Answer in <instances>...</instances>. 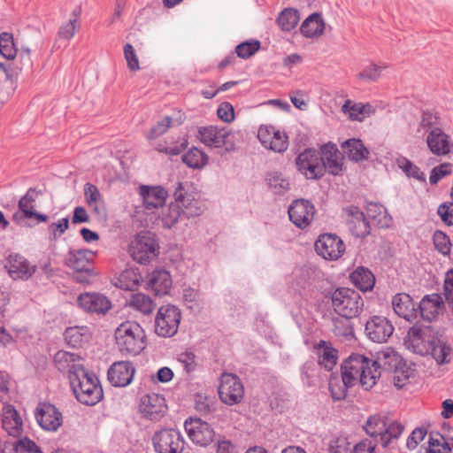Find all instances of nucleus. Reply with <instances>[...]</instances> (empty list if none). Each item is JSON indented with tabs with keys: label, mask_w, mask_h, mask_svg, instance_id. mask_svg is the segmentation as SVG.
Segmentation results:
<instances>
[{
	"label": "nucleus",
	"mask_w": 453,
	"mask_h": 453,
	"mask_svg": "<svg viewBox=\"0 0 453 453\" xmlns=\"http://www.w3.org/2000/svg\"><path fill=\"white\" fill-rule=\"evenodd\" d=\"M397 165L400 169L408 176L412 177L418 180L426 181V175L425 173L420 170L419 167H418L416 165H414L411 161L407 159L406 157H401L397 160Z\"/></svg>",
	"instance_id": "53"
},
{
	"label": "nucleus",
	"mask_w": 453,
	"mask_h": 453,
	"mask_svg": "<svg viewBox=\"0 0 453 453\" xmlns=\"http://www.w3.org/2000/svg\"><path fill=\"white\" fill-rule=\"evenodd\" d=\"M404 344L409 349L420 356H432L439 365L450 363L453 357V349L450 344L438 331L431 327L411 328L404 338Z\"/></svg>",
	"instance_id": "1"
},
{
	"label": "nucleus",
	"mask_w": 453,
	"mask_h": 453,
	"mask_svg": "<svg viewBox=\"0 0 453 453\" xmlns=\"http://www.w3.org/2000/svg\"><path fill=\"white\" fill-rule=\"evenodd\" d=\"M299 22L298 12L292 8L283 10L278 19L277 23L281 30L289 32L294 29Z\"/></svg>",
	"instance_id": "47"
},
{
	"label": "nucleus",
	"mask_w": 453,
	"mask_h": 453,
	"mask_svg": "<svg viewBox=\"0 0 453 453\" xmlns=\"http://www.w3.org/2000/svg\"><path fill=\"white\" fill-rule=\"evenodd\" d=\"M315 250L325 259L337 260L345 252V244L338 235L324 234L316 241Z\"/></svg>",
	"instance_id": "12"
},
{
	"label": "nucleus",
	"mask_w": 453,
	"mask_h": 453,
	"mask_svg": "<svg viewBox=\"0 0 453 453\" xmlns=\"http://www.w3.org/2000/svg\"><path fill=\"white\" fill-rule=\"evenodd\" d=\"M84 196L89 209L96 214L100 215L104 211V199L98 188L91 183L84 185Z\"/></svg>",
	"instance_id": "36"
},
{
	"label": "nucleus",
	"mask_w": 453,
	"mask_h": 453,
	"mask_svg": "<svg viewBox=\"0 0 453 453\" xmlns=\"http://www.w3.org/2000/svg\"><path fill=\"white\" fill-rule=\"evenodd\" d=\"M349 319H336L334 321L333 331L336 336L348 339L354 335V330H353V327H352L350 322L349 321Z\"/></svg>",
	"instance_id": "56"
},
{
	"label": "nucleus",
	"mask_w": 453,
	"mask_h": 453,
	"mask_svg": "<svg viewBox=\"0 0 453 453\" xmlns=\"http://www.w3.org/2000/svg\"><path fill=\"white\" fill-rule=\"evenodd\" d=\"M244 395V387L238 376L233 373H223L219 387L220 400L228 404L234 405L240 403Z\"/></svg>",
	"instance_id": "11"
},
{
	"label": "nucleus",
	"mask_w": 453,
	"mask_h": 453,
	"mask_svg": "<svg viewBox=\"0 0 453 453\" xmlns=\"http://www.w3.org/2000/svg\"><path fill=\"white\" fill-rule=\"evenodd\" d=\"M392 306L395 314L407 321L413 322L418 318V310L406 293L396 294L392 299Z\"/></svg>",
	"instance_id": "24"
},
{
	"label": "nucleus",
	"mask_w": 453,
	"mask_h": 453,
	"mask_svg": "<svg viewBox=\"0 0 453 453\" xmlns=\"http://www.w3.org/2000/svg\"><path fill=\"white\" fill-rule=\"evenodd\" d=\"M172 278L166 270H155L147 275V288L156 296L166 295L172 287Z\"/></svg>",
	"instance_id": "25"
},
{
	"label": "nucleus",
	"mask_w": 453,
	"mask_h": 453,
	"mask_svg": "<svg viewBox=\"0 0 453 453\" xmlns=\"http://www.w3.org/2000/svg\"><path fill=\"white\" fill-rule=\"evenodd\" d=\"M437 213L447 226L453 225V202L441 204L438 207Z\"/></svg>",
	"instance_id": "63"
},
{
	"label": "nucleus",
	"mask_w": 453,
	"mask_h": 453,
	"mask_svg": "<svg viewBox=\"0 0 453 453\" xmlns=\"http://www.w3.org/2000/svg\"><path fill=\"white\" fill-rule=\"evenodd\" d=\"M392 323L383 316L374 315L365 322V334L369 340L377 343L386 342L394 333Z\"/></svg>",
	"instance_id": "13"
},
{
	"label": "nucleus",
	"mask_w": 453,
	"mask_h": 453,
	"mask_svg": "<svg viewBox=\"0 0 453 453\" xmlns=\"http://www.w3.org/2000/svg\"><path fill=\"white\" fill-rule=\"evenodd\" d=\"M341 376L350 387L357 382L369 390L377 383L380 377V365L360 354H352L341 366Z\"/></svg>",
	"instance_id": "2"
},
{
	"label": "nucleus",
	"mask_w": 453,
	"mask_h": 453,
	"mask_svg": "<svg viewBox=\"0 0 453 453\" xmlns=\"http://www.w3.org/2000/svg\"><path fill=\"white\" fill-rule=\"evenodd\" d=\"M65 340L73 348L81 347L90 339V332L87 326H71L65 331Z\"/></svg>",
	"instance_id": "35"
},
{
	"label": "nucleus",
	"mask_w": 453,
	"mask_h": 453,
	"mask_svg": "<svg viewBox=\"0 0 453 453\" xmlns=\"http://www.w3.org/2000/svg\"><path fill=\"white\" fill-rule=\"evenodd\" d=\"M261 47L258 40L251 39L238 44L235 48L237 57L247 59L257 53Z\"/></svg>",
	"instance_id": "55"
},
{
	"label": "nucleus",
	"mask_w": 453,
	"mask_h": 453,
	"mask_svg": "<svg viewBox=\"0 0 453 453\" xmlns=\"http://www.w3.org/2000/svg\"><path fill=\"white\" fill-rule=\"evenodd\" d=\"M174 202L163 210L161 219L165 227L170 228L182 218H190L199 215L197 202L191 195L185 192L181 182L178 183L174 194Z\"/></svg>",
	"instance_id": "4"
},
{
	"label": "nucleus",
	"mask_w": 453,
	"mask_h": 453,
	"mask_svg": "<svg viewBox=\"0 0 453 453\" xmlns=\"http://www.w3.org/2000/svg\"><path fill=\"white\" fill-rule=\"evenodd\" d=\"M366 213L369 219L373 220L380 227H388L392 223V218L388 214L386 208L378 203H368Z\"/></svg>",
	"instance_id": "37"
},
{
	"label": "nucleus",
	"mask_w": 453,
	"mask_h": 453,
	"mask_svg": "<svg viewBox=\"0 0 453 453\" xmlns=\"http://www.w3.org/2000/svg\"><path fill=\"white\" fill-rule=\"evenodd\" d=\"M451 449L449 444L444 441V439L440 434L434 438L430 436L429 438V452L430 453H449Z\"/></svg>",
	"instance_id": "62"
},
{
	"label": "nucleus",
	"mask_w": 453,
	"mask_h": 453,
	"mask_svg": "<svg viewBox=\"0 0 453 453\" xmlns=\"http://www.w3.org/2000/svg\"><path fill=\"white\" fill-rule=\"evenodd\" d=\"M38 196V192L35 188H30L27 193L19 201V209L27 219L33 218L34 214V203Z\"/></svg>",
	"instance_id": "50"
},
{
	"label": "nucleus",
	"mask_w": 453,
	"mask_h": 453,
	"mask_svg": "<svg viewBox=\"0 0 453 453\" xmlns=\"http://www.w3.org/2000/svg\"><path fill=\"white\" fill-rule=\"evenodd\" d=\"M35 416L39 426L46 431H57L63 422L61 412L51 403H39Z\"/></svg>",
	"instance_id": "16"
},
{
	"label": "nucleus",
	"mask_w": 453,
	"mask_h": 453,
	"mask_svg": "<svg viewBox=\"0 0 453 453\" xmlns=\"http://www.w3.org/2000/svg\"><path fill=\"white\" fill-rule=\"evenodd\" d=\"M349 445L347 439L344 437H338L332 439L329 442V453H348Z\"/></svg>",
	"instance_id": "64"
},
{
	"label": "nucleus",
	"mask_w": 453,
	"mask_h": 453,
	"mask_svg": "<svg viewBox=\"0 0 453 453\" xmlns=\"http://www.w3.org/2000/svg\"><path fill=\"white\" fill-rule=\"evenodd\" d=\"M80 361L79 356L64 350L58 351L54 357V362L58 370L61 372H67L69 379L73 372L77 373V370L84 369Z\"/></svg>",
	"instance_id": "31"
},
{
	"label": "nucleus",
	"mask_w": 453,
	"mask_h": 453,
	"mask_svg": "<svg viewBox=\"0 0 453 453\" xmlns=\"http://www.w3.org/2000/svg\"><path fill=\"white\" fill-rule=\"evenodd\" d=\"M351 388L347 381L337 374H332L329 379V390L334 400H342L346 397L348 388Z\"/></svg>",
	"instance_id": "46"
},
{
	"label": "nucleus",
	"mask_w": 453,
	"mask_h": 453,
	"mask_svg": "<svg viewBox=\"0 0 453 453\" xmlns=\"http://www.w3.org/2000/svg\"><path fill=\"white\" fill-rule=\"evenodd\" d=\"M442 308V299L441 296L437 294L424 296L417 307L418 310V317L429 322L439 315Z\"/></svg>",
	"instance_id": "28"
},
{
	"label": "nucleus",
	"mask_w": 453,
	"mask_h": 453,
	"mask_svg": "<svg viewBox=\"0 0 453 453\" xmlns=\"http://www.w3.org/2000/svg\"><path fill=\"white\" fill-rule=\"evenodd\" d=\"M140 195L142 197L144 207L147 210L162 207L168 196L167 191L159 186H142L140 188Z\"/></svg>",
	"instance_id": "29"
},
{
	"label": "nucleus",
	"mask_w": 453,
	"mask_h": 453,
	"mask_svg": "<svg viewBox=\"0 0 453 453\" xmlns=\"http://www.w3.org/2000/svg\"><path fill=\"white\" fill-rule=\"evenodd\" d=\"M77 303L88 312L97 314H105L111 307L110 300L105 296L97 293L81 294Z\"/></svg>",
	"instance_id": "21"
},
{
	"label": "nucleus",
	"mask_w": 453,
	"mask_h": 453,
	"mask_svg": "<svg viewBox=\"0 0 453 453\" xmlns=\"http://www.w3.org/2000/svg\"><path fill=\"white\" fill-rule=\"evenodd\" d=\"M351 282L362 291L371 290L375 283V278L372 272L364 267L357 268L350 274Z\"/></svg>",
	"instance_id": "40"
},
{
	"label": "nucleus",
	"mask_w": 453,
	"mask_h": 453,
	"mask_svg": "<svg viewBox=\"0 0 453 453\" xmlns=\"http://www.w3.org/2000/svg\"><path fill=\"white\" fill-rule=\"evenodd\" d=\"M346 223L351 234L358 238H364L370 234L371 226L363 211L356 206L346 209Z\"/></svg>",
	"instance_id": "20"
},
{
	"label": "nucleus",
	"mask_w": 453,
	"mask_h": 453,
	"mask_svg": "<svg viewBox=\"0 0 453 453\" xmlns=\"http://www.w3.org/2000/svg\"><path fill=\"white\" fill-rule=\"evenodd\" d=\"M320 157L327 170L333 175L339 174L342 170V157L335 144L327 143L320 148Z\"/></svg>",
	"instance_id": "26"
},
{
	"label": "nucleus",
	"mask_w": 453,
	"mask_h": 453,
	"mask_svg": "<svg viewBox=\"0 0 453 453\" xmlns=\"http://www.w3.org/2000/svg\"><path fill=\"white\" fill-rule=\"evenodd\" d=\"M342 149L347 157L356 162L367 158L369 154L362 141L358 139H349L342 143Z\"/></svg>",
	"instance_id": "39"
},
{
	"label": "nucleus",
	"mask_w": 453,
	"mask_h": 453,
	"mask_svg": "<svg viewBox=\"0 0 453 453\" xmlns=\"http://www.w3.org/2000/svg\"><path fill=\"white\" fill-rule=\"evenodd\" d=\"M68 218H62L58 221L51 223L48 227L49 233L50 234V239H58L68 229Z\"/></svg>",
	"instance_id": "61"
},
{
	"label": "nucleus",
	"mask_w": 453,
	"mask_h": 453,
	"mask_svg": "<svg viewBox=\"0 0 453 453\" xmlns=\"http://www.w3.org/2000/svg\"><path fill=\"white\" fill-rule=\"evenodd\" d=\"M451 164L443 163L435 166L430 174L429 181L432 185L437 184L443 177L451 173Z\"/></svg>",
	"instance_id": "60"
},
{
	"label": "nucleus",
	"mask_w": 453,
	"mask_h": 453,
	"mask_svg": "<svg viewBox=\"0 0 453 453\" xmlns=\"http://www.w3.org/2000/svg\"><path fill=\"white\" fill-rule=\"evenodd\" d=\"M440 117L436 112L430 111H423L420 116V120L418 125L417 134L418 136L426 137L432 134V131L439 130Z\"/></svg>",
	"instance_id": "34"
},
{
	"label": "nucleus",
	"mask_w": 453,
	"mask_h": 453,
	"mask_svg": "<svg viewBox=\"0 0 453 453\" xmlns=\"http://www.w3.org/2000/svg\"><path fill=\"white\" fill-rule=\"evenodd\" d=\"M7 263L10 274L16 275L17 278L27 279L35 272V266L30 265L29 262L18 253L10 254Z\"/></svg>",
	"instance_id": "32"
},
{
	"label": "nucleus",
	"mask_w": 453,
	"mask_h": 453,
	"mask_svg": "<svg viewBox=\"0 0 453 453\" xmlns=\"http://www.w3.org/2000/svg\"><path fill=\"white\" fill-rule=\"evenodd\" d=\"M426 142L430 152L437 157L449 155L453 149V142L441 128L426 136Z\"/></svg>",
	"instance_id": "22"
},
{
	"label": "nucleus",
	"mask_w": 453,
	"mask_h": 453,
	"mask_svg": "<svg viewBox=\"0 0 453 453\" xmlns=\"http://www.w3.org/2000/svg\"><path fill=\"white\" fill-rule=\"evenodd\" d=\"M177 360L181 364L183 370L187 373L193 372L196 366V357L191 351H184L178 355Z\"/></svg>",
	"instance_id": "59"
},
{
	"label": "nucleus",
	"mask_w": 453,
	"mask_h": 453,
	"mask_svg": "<svg viewBox=\"0 0 453 453\" xmlns=\"http://www.w3.org/2000/svg\"><path fill=\"white\" fill-rule=\"evenodd\" d=\"M324 21L319 13L310 15L301 25L300 31L307 38L322 35Z\"/></svg>",
	"instance_id": "38"
},
{
	"label": "nucleus",
	"mask_w": 453,
	"mask_h": 453,
	"mask_svg": "<svg viewBox=\"0 0 453 453\" xmlns=\"http://www.w3.org/2000/svg\"><path fill=\"white\" fill-rule=\"evenodd\" d=\"M167 406L165 399L158 394H150L142 398L140 411L150 420H159L165 414Z\"/></svg>",
	"instance_id": "19"
},
{
	"label": "nucleus",
	"mask_w": 453,
	"mask_h": 453,
	"mask_svg": "<svg viewBox=\"0 0 453 453\" xmlns=\"http://www.w3.org/2000/svg\"><path fill=\"white\" fill-rule=\"evenodd\" d=\"M314 214V205L304 199L295 200L288 208L289 219L301 229L307 227L311 224Z\"/></svg>",
	"instance_id": "17"
},
{
	"label": "nucleus",
	"mask_w": 453,
	"mask_h": 453,
	"mask_svg": "<svg viewBox=\"0 0 453 453\" xmlns=\"http://www.w3.org/2000/svg\"><path fill=\"white\" fill-rule=\"evenodd\" d=\"M229 134V130L225 127L207 126L198 129L199 140L209 147L221 148L226 144V139Z\"/></svg>",
	"instance_id": "23"
},
{
	"label": "nucleus",
	"mask_w": 453,
	"mask_h": 453,
	"mask_svg": "<svg viewBox=\"0 0 453 453\" xmlns=\"http://www.w3.org/2000/svg\"><path fill=\"white\" fill-rule=\"evenodd\" d=\"M257 138L265 149L273 152H284L288 147L287 134L276 130L273 127H260L257 131Z\"/></svg>",
	"instance_id": "15"
},
{
	"label": "nucleus",
	"mask_w": 453,
	"mask_h": 453,
	"mask_svg": "<svg viewBox=\"0 0 453 453\" xmlns=\"http://www.w3.org/2000/svg\"><path fill=\"white\" fill-rule=\"evenodd\" d=\"M433 242L435 249L442 255H448L450 252L449 237L441 231H435L433 235Z\"/></svg>",
	"instance_id": "57"
},
{
	"label": "nucleus",
	"mask_w": 453,
	"mask_h": 453,
	"mask_svg": "<svg viewBox=\"0 0 453 453\" xmlns=\"http://www.w3.org/2000/svg\"><path fill=\"white\" fill-rule=\"evenodd\" d=\"M298 171L308 180H317L325 173V165L320 157V151L306 149L296 158Z\"/></svg>",
	"instance_id": "9"
},
{
	"label": "nucleus",
	"mask_w": 453,
	"mask_h": 453,
	"mask_svg": "<svg viewBox=\"0 0 453 453\" xmlns=\"http://www.w3.org/2000/svg\"><path fill=\"white\" fill-rule=\"evenodd\" d=\"M404 430V426L397 421H393L385 426V432L382 434L380 443L383 448H388L393 440L398 439Z\"/></svg>",
	"instance_id": "49"
},
{
	"label": "nucleus",
	"mask_w": 453,
	"mask_h": 453,
	"mask_svg": "<svg viewBox=\"0 0 453 453\" xmlns=\"http://www.w3.org/2000/svg\"><path fill=\"white\" fill-rule=\"evenodd\" d=\"M331 300L334 311L345 319L358 317L364 308V300L360 294L349 288H336L332 293Z\"/></svg>",
	"instance_id": "6"
},
{
	"label": "nucleus",
	"mask_w": 453,
	"mask_h": 453,
	"mask_svg": "<svg viewBox=\"0 0 453 453\" xmlns=\"http://www.w3.org/2000/svg\"><path fill=\"white\" fill-rule=\"evenodd\" d=\"M265 180L274 194L282 195L289 189L288 180L280 173H269L266 175Z\"/></svg>",
	"instance_id": "48"
},
{
	"label": "nucleus",
	"mask_w": 453,
	"mask_h": 453,
	"mask_svg": "<svg viewBox=\"0 0 453 453\" xmlns=\"http://www.w3.org/2000/svg\"><path fill=\"white\" fill-rule=\"evenodd\" d=\"M319 365L331 371L336 365L338 351L325 341H320L316 346Z\"/></svg>",
	"instance_id": "33"
},
{
	"label": "nucleus",
	"mask_w": 453,
	"mask_h": 453,
	"mask_svg": "<svg viewBox=\"0 0 453 453\" xmlns=\"http://www.w3.org/2000/svg\"><path fill=\"white\" fill-rule=\"evenodd\" d=\"M152 442L157 453H182L185 443L180 431L173 428L157 431Z\"/></svg>",
	"instance_id": "10"
},
{
	"label": "nucleus",
	"mask_w": 453,
	"mask_h": 453,
	"mask_svg": "<svg viewBox=\"0 0 453 453\" xmlns=\"http://www.w3.org/2000/svg\"><path fill=\"white\" fill-rule=\"evenodd\" d=\"M70 376V385L76 399L85 405H95L104 396L103 388L95 373L79 369Z\"/></svg>",
	"instance_id": "3"
},
{
	"label": "nucleus",
	"mask_w": 453,
	"mask_h": 453,
	"mask_svg": "<svg viewBox=\"0 0 453 453\" xmlns=\"http://www.w3.org/2000/svg\"><path fill=\"white\" fill-rule=\"evenodd\" d=\"M129 305L145 315L151 313L156 307L154 301L143 293L133 294L129 301Z\"/></svg>",
	"instance_id": "44"
},
{
	"label": "nucleus",
	"mask_w": 453,
	"mask_h": 453,
	"mask_svg": "<svg viewBox=\"0 0 453 453\" xmlns=\"http://www.w3.org/2000/svg\"><path fill=\"white\" fill-rule=\"evenodd\" d=\"M388 67V65L386 63L377 65L371 62L357 74V78L365 81H377L380 77L382 70Z\"/></svg>",
	"instance_id": "51"
},
{
	"label": "nucleus",
	"mask_w": 453,
	"mask_h": 453,
	"mask_svg": "<svg viewBox=\"0 0 453 453\" xmlns=\"http://www.w3.org/2000/svg\"><path fill=\"white\" fill-rule=\"evenodd\" d=\"M116 345L122 355L136 356L145 348V332L135 321L121 323L114 333Z\"/></svg>",
	"instance_id": "5"
},
{
	"label": "nucleus",
	"mask_w": 453,
	"mask_h": 453,
	"mask_svg": "<svg viewBox=\"0 0 453 453\" xmlns=\"http://www.w3.org/2000/svg\"><path fill=\"white\" fill-rule=\"evenodd\" d=\"M345 114H349L351 120L362 121L363 119L369 115L373 110L369 104H353L350 100H347L342 107Z\"/></svg>",
	"instance_id": "42"
},
{
	"label": "nucleus",
	"mask_w": 453,
	"mask_h": 453,
	"mask_svg": "<svg viewBox=\"0 0 453 453\" xmlns=\"http://www.w3.org/2000/svg\"><path fill=\"white\" fill-rule=\"evenodd\" d=\"M140 278L134 270L127 269L117 278L115 285L121 289L134 291L140 283Z\"/></svg>",
	"instance_id": "45"
},
{
	"label": "nucleus",
	"mask_w": 453,
	"mask_h": 453,
	"mask_svg": "<svg viewBox=\"0 0 453 453\" xmlns=\"http://www.w3.org/2000/svg\"><path fill=\"white\" fill-rule=\"evenodd\" d=\"M183 119L180 117L179 120L173 121L169 116H165L163 119L159 120L147 134L148 139H155L165 134L170 127L178 126L181 124Z\"/></svg>",
	"instance_id": "52"
},
{
	"label": "nucleus",
	"mask_w": 453,
	"mask_h": 453,
	"mask_svg": "<svg viewBox=\"0 0 453 453\" xmlns=\"http://www.w3.org/2000/svg\"><path fill=\"white\" fill-rule=\"evenodd\" d=\"M14 450L16 453H42L40 447L27 437L17 440Z\"/></svg>",
	"instance_id": "58"
},
{
	"label": "nucleus",
	"mask_w": 453,
	"mask_h": 453,
	"mask_svg": "<svg viewBox=\"0 0 453 453\" xmlns=\"http://www.w3.org/2000/svg\"><path fill=\"white\" fill-rule=\"evenodd\" d=\"M135 369L129 361L114 362L109 368L107 378L113 387H127L134 378Z\"/></svg>",
	"instance_id": "18"
},
{
	"label": "nucleus",
	"mask_w": 453,
	"mask_h": 453,
	"mask_svg": "<svg viewBox=\"0 0 453 453\" xmlns=\"http://www.w3.org/2000/svg\"><path fill=\"white\" fill-rule=\"evenodd\" d=\"M186 433L196 445L205 447L212 442L215 432L213 428L201 418H192L184 423Z\"/></svg>",
	"instance_id": "14"
},
{
	"label": "nucleus",
	"mask_w": 453,
	"mask_h": 453,
	"mask_svg": "<svg viewBox=\"0 0 453 453\" xmlns=\"http://www.w3.org/2000/svg\"><path fill=\"white\" fill-rule=\"evenodd\" d=\"M385 426H387V417L382 414H374L368 418L364 429L365 433L375 440L379 438L380 441L383 432H385Z\"/></svg>",
	"instance_id": "41"
},
{
	"label": "nucleus",
	"mask_w": 453,
	"mask_h": 453,
	"mask_svg": "<svg viewBox=\"0 0 453 453\" xmlns=\"http://www.w3.org/2000/svg\"><path fill=\"white\" fill-rule=\"evenodd\" d=\"M128 251L134 261L145 265L157 257L159 244L153 234L141 233L131 242Z\"/></svg>",
	"instance_id": "7"
},
{
	"label": "nucleus",
	"mask_w": 453,
	"mask_h": 453,
	"mask_svg": "<svg viewBox=\"0 0 453 453\" xmlns=\"http://www.w3.org/2000/svg\"><path fill=\"white\" fill-rule=\"evenodd\" d=\"M180 319L181 313L176 306H161L155 319V333L162 337L173 336L178 332Z\"/></svg>",
	"instance_id": "8"
},
{
	"label": "nucleus",
	"mask_w": 453,
	"mask_h": 453,
	"mask_svg": "<svg viewBox=\"0 0 453 453\" xmlns=\"http://www.w3.org/2000/svg\"><path fill=\"white\" fill-rule=\"evenodd\" d=\"M2 426L9 435L19 437L22 433V420L12 405H5L3 408Z\"/></svg>",
	"instance_id": "30"
},
{
	"label": "nucleus",
	"mask_w": 453,
	"mask_h": 453,
	"mask_svg": "<svg viewBox=\"0 0 453 453\" xmlns=\"http://www.w3.org/2000/svg\"><path fill=\"white\" fill-rule=\"evenodd\" d=\"M208 160V155L196 147L189 149L182 156L183 163L193 169H201L207 165Z\"/></svg>",
	"instance_id": "43"
},
{
	"label": "nucleus",
	"mask_w": 453,
	"mask_h": 453,
	"mask_svg": "<svg viewBox=\"0 0 453 453\" xmlns=\"http://www.w3.org/2000/svg\"><path fill=\"white\" fill-rule=\"evenodd\" d=\"M94 257L95 253L90 250H72L65 257V265L77 273H89L88 265Z\"/></svg>",
	"instance_id": "27"
},
{
	"label": "nucleus",
	"mask_w": 453,
	"mask_h": 453,
	"mask_svg": "<svg viewBox=\"0 0 453 453\" xmlns=\"http://www.w3.org/2000/svg\"><path fill=\"white\" fill-rule=\"evenodd\" d=\"M0 54L6 59H13L17 54L12 35L7 32L0 34Z\"/></svg>",
	"instance_id": "54"
}]
</instances>
